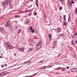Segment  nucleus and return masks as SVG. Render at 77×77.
Listing matches in <instances>:
<instances>
[{"instance_id": "9d476101", "label": "nucleus", "mask_w": 77, "mask_h": 77, "mask_svg": "<svg viewBox=\"0 0 77 77\" xmlns=\"http://www.w3.org/2000/svg\"><path fill=\"white\" fill-rule=\"evenodd\" d=\"M33 48H29V49L28 50V51H32V50H33Z\"/></svg>"}, {"instance_id": "393cba45", "label": "nucleus", "mask_w": 77, "mask_h": 77, "mask_svg": "<svg viewBox=\"0 0 77 77\" xmlns=\"http://www.w3.org/2000/svg\"><path fill=\"white\" fill-rule=\"evenodd\" d=\"M75 72L76 71L74 68L72 69V72Z\"/></svg>"}, {"instance_id": "c756f323", "label": "nucleus", "mask_w": 77, "mask_h": 77, "mask_svg": "<svg viewBox=\"0 0 77 77\" xmlns=\"http://www.w3.org/2000/svg\"><path fill=\"white\" fill-rule=\"evenodd\" d=\"M20 33V29H19L18 30V34H19V33Z\"/></svg>"}, {"instance_id": "bf43d9fd", "label": "nucleus", "mask_w": 77, "mask_h": 77, "mask_svg": "<svg viewBox=\"0 0 77 77\" xmlns=\"http://www.w3.org/2000/svg\"><path fill=\"white\" fill-rule=\"evenodd\" d=\"M26 63H28V61L26 62Z\"/></svg>"}, {"instance_id": "dca6fc26", "label": "nucleus", "mask_w": 77, "mask_h": 77, "mask_svg": "<svg viewBox=\"0 0 77 77\" xmlns=\"http://www.w3.org/2000/svg\"><path fill=\"white\" fill-rule=\"evenodd\" d=\"M2 5L3 7L5 6V4L4 2L2 3Z\"/></svg>"}, {"instance_id": "6ab92c4d", "label": "nucleus", "mask_w": 77, "mask_h": 77, "mask_svg": "<svg viewBox=\"0 0 77 77\" xmlns=\"http://www.w3.org/2000/svg\"><path fill=\"white\" fill-rule=\"evenodd\" d=\"M4 30V29L3 28H0V31H3Z\"/></svg>"}, {"instance_id": "a878e982", "label": "nucleus", "mask_w": 77, "mask_h": 77, "mask_svg": "<svg viewBox=\"0 0 77 77\" xmlns=\"http://www.w3.org/2000/svg\"><path fill=\"white\" fill-rule=\"evenodd\" d=\"M46 67H47V66H44L43 67V68H42V69H45V68H46Z\"/></svg>"}, {"instance_id": "ea45409f", "label": "nucleus", "mask_w": 77, "mask_h": 77, "mask_svg": "<svg viewBox=\"0 0 77 77\" xmlns=\"http://www.w3.org/2000/svg\"><path fill=\"white\" fill-rule=\"evenodd\" d=\"M74 69L75 70V71H77V68H75Z\"/></svg>"}, {"instance_id": "e2e57ef3", "label": "nucleus", "mask_w": 77, "mask_h": 77, "mask_svg": "<svg viewBox=\"0 0 77 77\" xmlns=\"http://www.w3.org/2000/svg\"><path fill=\"white\" fill-rule=\"evenodd\" d=\"M43 69L42 68H41L40 69Z\"/></svg>"}, {"instance_id": "6e6d98bb", "label": "nucleus", "mask_w": 77, "mask_h": 77, "mask_svg": "<svg viewBox=\"0 0 77 77\" xmlns=\"http://www.w3.org/2000/svg\"><path fill=\"white\" fill-rule=\"evenodd\" d=\"M30 0H31L32 2H33V0H28L29 1H30Z\"/></svg>"}, {"instance_id": "603ef678", "label": "nucleus", "mask_w": 77, "mask_h": 77, "mask_svg": "<svg viewBox=\"0 0 77 77\" xmlns=\"http://www.w3.org/2000/svg\"><path fill=\"white\" fill-rule=\"evenodd\" d=\"M3 57L2 56H0V58H2Z\"/></svg>"}, {"instance_id": "f704fd0d", "label": "nucleus", "mask_w": 77, "mask_h": 77, "mask_svg": "<svg viewBox=\"0 0 77 77\" xmlns=\"http://www.w3.org/2000/svg\"><path fill=\"white\" fill-rule=\"evenodd\" d=\"M37 73H36L34 75H33V76H35V75H36V74H37Z\"/></svg>"}, {"instance_id": "49530a36", "label": "nucleus", "mask_w": 77, "mask_h": 77, "mask_svg": "<svg viewBox=\"0 0 77 77\" xmlns=\"http://www.w3.org/2000/svg\"><path fill=\"white\" fill-rule=\"evenodd\" d=\"M74 35L75 36H76V35H77V33H75Z\"/></svg>"}, {"instance_id": "5701e85b", "label": "nucleus", "mask_w": 77, "mask_h": 77, "mask_svg": "<svg viewBox=\"0 0 77 77\" xmlns=\"http://www.w3.org/2000/svg\"><path fill=\"white\" fill-rule=\"evenodd\" d=\"M24 11H19V13H20V14H21V13H23Z\"/></svg>"}, {"instance_id": "1a4fd4ad", "label": "nucleus", "mask_w": 77, "mask_h": 77, "mask_svg": "<svg viewBox=\"0 0 77 77\" xmlns=\"http://www.w3.org/2000/svg\"><path fill=\"white\" fill-rule=\"evenodd\" d=\"M4 2L6 6H7V5H8V0H6L5 2Z\"/></svg>"}, {"instance_id": "a18cd8bd", "label": "nucleus", "mask_w": 77, "mask_h": 77, "mask_svg": "<svg viewBox=\"0 0 77 77\" xmlns=\"http://www.w3.org/2000/svg\"><path fill=\"white\" fill-rule=\"evenodd\" d=\"M2 68H3V67H4V65H2Z\"/></svg>"}, {"instance_id": "412c9836", "label": "nucleus", "mask_w": 77, "mask_h": 77, "mask_svg": "<svg viewBox=\"0 0 77 77\" xmlns=\"http://www.w3.org/2000/svg\"><path fill=\"white\" fill-rule=\"evenodd\" d=\"M66 16L64 15L63 17V18L64 20H66Z\"/></svg>"}, {"instance_id": "c9c22d12", "label": "nucleus", "mask_w": 77, "mask_h": 77, "mask_svg": "<svg viewBox=\"0 0 77 77\" xmlns=\"http://www.w3.org/2000/svg\"><path fill=\"white\" fill-rule=\"evenodd\" d=\"M59 1L62 2H64L63 0H59Z\"/></svg>"}, {"instance_id": "de8ad7c7", "label": "nucleus", "mask_w": 77, "mask_h": 77, "mask_svg": "<svg viewBox=\"0 0 77 77\" xmlns=\"http://www.w3.org/2000/svg\"><path fill=\"white\" fill-rule=\"evenodd\" d=\"M68 18L70 19V15H69Z\"/></svg>"}, {"instance_id": "a211bd4d", "label": "nucleus", "mask_w": 77, "mask_h": 77, "mask_svg": "<svg viewBox=\"0 0 77 77\" xmlns=\"http://www.w3.org/2000/svg\"><path fill=\"white\" fill-rule=\"evenodd\" d=\"M19 50L20 51H23L24 50V48H19Z\"/></svg>"}, {"instance_id": "4468645a", "label": "nucleus", "mask_w": 77, "mask_h": 77, "mask_svg": "<svg viewBox=\"0 0 77 77\" xmlns=\"http://www.w3.org/2000/svg\"><path fill=\"white\" fill-rule=\"evenodd\" d=\"M8 2V3L9 4V5H11V3H12V2H11V0H7Z\"/></svg>"}, {"instance_id": "0eeeda50", "label": "nucleus", "mask_w": 77, "mask_h": 77, "mask_svg": "<svg viewBox=\"0 0 77 77\" xmlns=\"http://www.w3.org/2000/svg\"><path fill=\"white\" fill-rule=\"evenodd\" d=\"M56 42H57V41L55 40L54 42V43L53 44V45L54 47L56 46Z\"/></svg>"}, {"instance_id": "58836bf2", "label": "nucleus", "mask_w": 77, "mask_h": 77, "mask_svg": "<svg viewBox=\"0 0 77 77\" xmlns=\"http://www.w3.org/2000/svg\"><path fill=\"white\" fill-rule=\"evenodd\" d=\"M28 63H29L31 62V60H29L28 61Z\"/></svg>"}, {"instance_id": "79ce46f5", "label": "nucleus", "mask_w": 77, "mask_h": 77, "mask_svg": "<svg viewBox=\"0 0 77 77\" xmlns=\"http://www.w3.org/2000/svg\"><path fill=\"white\" fill-rule=\"evenodd\" d=\"M37 1V0H36V2H35L36 4H35V5H36V4H38Z\"/></svg>"}, {"instance_id": "5fc2aeb1", "label": "nucleus", "mask_w": 77, "mask_h": 77, "mask_svg": "<svg viewBox=\"0 0 77 77\" xmlns=\"http://www.w3.org/2000/svg\"><path fill=\"white\" fill-rule=\"evenodd\" d=\"M34 39H37V38L36 37H35L34 38Z\"/></svg>"}, {"instance_id": "39448f33", "label": "nucleus", "mask_w": 77, "mask_h": 77, "mask_svg": "<svg viewBox=\"0 0 77 77\" xmlns=\"http://www.w3.org/2000/svg\"><path fill=\"white\" fill-rule=\"evenodd\" d=\"M54 29L57 33H60V32H62V30H61V29H60V28L58 27L56 29Z\"/></svg>"}, {"instance_id": "bb28decb", "label": "nucleus", "mask_w": 77, "mask_h": 77, "mask_svg": "<svg viewBox=\"0 0 77 77\" xmlns=\"http://www.w3.org/2000/svg\"><path fill=\"white\" fill-rule=\"evenodd\" d=\"M60 73L59 72H57L56 73V74H57V75H59Z\"/></svg>"}, {"instance_id": "aec40b11", "label": "nucleus", "mask_w": 77, "mask_h": 77, "mask_svg": "<svg viewBox=\"0 0 77 77\" xmlns=\"http://www.w3.org/2000/svg\"><path fill=\"white\" fill-rule=\"evenodd\" d=\"M69 50L70 51H72V47L70 48H69Z\"/></svg>"}, {"instance_id": "c03bdc74", "label": "nucleus", "mask_w": 77, "mask_h": 77, "mask_svg": "<svg viewBox=\"0 0 77 77\" xmlns=\"http://www.w3.org/2000/svg\"><path fill=\"white\" fill-rule=\"evenodd\" d=\"M42 62H43V61H40L39 62V63H42Z\"/></svg>"}, {"instance_id": "20e7f679", "label": "nucleus", "mask_w": 77, "mask_h": 77, "mask_svg": "<svg viewBox=\"0 0 77 77\" xmlns=\"http://www.w3.org/2000/svg\"><path fill=\"white\" fill-rule=\"evenodd\" d=\"M67 6L69 9H70V8H71V7L72 6L71 2L69 1L67 3Z\"/></svg>"}, {"instance_id": "6e6552de", "label": "nucleus", "mask_w": 77, "mask_h": 77, "mask_svg": "<svg viewBox=\"0 0 77 77\" xmlns=\"http://www.w3.org/2000/svg\"><path fill=\"white\" fill-rule=\"evenodd\" d=\"M30 23V21L29 20H27L25 23H24V24H28V23Z\"/></svg>"}, {"instance_id": "338daca9", "label": "nucleus", "mask_w": 77, "mask_h": 77, "mask_svg": "<svg viewBox=\"0 0 77 77\" xmlns=\"http://www.w3.org/2000/svg\"><path fill=\"white\" fill-rule=\"evenodd\" d=\"M72 37H73L74 36V35L72 36Z\"/></svg>"}, {"instance_id": "4d7b16f0", "label": "nucleus", "mask_w": 77, "mask_h": 77, "mask_svg": "<svg viewBox=\"0 0 77 77\" xmlns=\"http://www.w3.org/2000/svg\"><path fill=\"white\" fill-rule=\"evenodd\" d=\"M1 56H3V54L1 53Z\"/></svg>"}, {"instance_id": "423d86ee", "label": "nucleus", "mask_w": 77, "mask_h": 77, "mask_svg": "<svg viewBox=\"0 0 77 77\" xmlns=\"http://www.w3.org/2000/svg\"><path fill=\"white\" fill-rule=\"evenodd\" d=\"M6 24V27H9L11 25V22L7 20Z\"/></svg>"}, {"instance_id": "09e8293b", "label": "nucleus", "mask_w": 77, "mask_h": 77, "mask_svg": "<svg viewBox=\"0 0 77 77\" xmlns=\"http://www.w3.org/2000/svg\"><path fill=\"white\" fill-rule=\"evenodd\" d=\"M66 69H69V67L68 66L66 67Z\"/></svg>"}, {"instance_id": "72a5a7b5", "label": "nucleus", "mask_w": 77, "mask_h": 77, "mask_svg": "<svg viewBox=\"0 0 77 77\" xmlns=\"http://www.w3.org/2000/svg\"><path fill=\"white\" fill-rule=\"evenodd\" d=\"M59 10H60H60H62V7H59Z\"/></svg>"}, {"instance_id": "0e129e2a", "label": "nucleus", "mask_w": 77, "mask_h": 77, "mask_svg": "<svg viewBox=\"0 0 77 77\" xmlns=\"http://www.w3.org/2000/svg\"><path fill=\"white\" fill-rule=\"evenodd\" d=\"M37 7L38 8H39V6H38H38H37Z\"/></svg>"}, {"instance_id": "3c124183", "label": "nucleus", "mask_w": 77, "mask_h": 77, "mask_svg": "<svg viewBox=\"0 0 77 77\" xmlns=\"http://www.w3.org/2000/svg\"><path fill=\"white\" fill-rule=\"evenodd\" d=\"M7 64H5V66H7Z\"/></svg>"}, {"instance_id": "774afa93", "label": "nucleus", "mask_w": 77, "mask_h": 77, "mask_svg": "<svg viewBox=\"0 0 77 77\" xmlns=\"http://www.w3.org/2000/svg\"><path fill=\"white\" fill-rule=\"evenodd\" d=\"M72 44H73V42H72Z\"/></svg>"}, {"instance_id": "f257e3e1", "label": "nucleus", "mask_w": 77, "mask_h": 77, "mask_svg": "<svg viewBox=\"0 0 77 77\" xmlns=\"http://www.w3.org/2000/svg\"><path fill=\"white\" fill-rule=\"evenodd\" d=\"M6 48L7 50H12L13 48V47L9 43L7 42L6 45Z\"/></svg>"}, {"instance_id": "cd10ccee", "label": "nucleus", "mask_w": 77, "mask_h": 77, "mask_svg": "<svg viewBox=\"0 0 77 77\" xmlns=\"http://www.w3.org/2000/svg\"><path fill=\"white\" fill-rule=\"evenodd\" d=\"M60 55H61V54H58V55L57 56V57H60Z\"/></svg>"}, {"instance_id": "f8f14e48", "label": "nucleus", "mask_w": 77, "mask_h": 77, "mask_svg": "<svg viewBox=\"0 0 77 77\" xmlns=\"http://www.w3.org/2000/svg\"><path fill=\"white\" fill-rule=\"evenodd\" d=\"M60 69H61V67H58L56 69H57L58 70L60 71Z\"/></svg>"}, {"instance_id": "2f4dec72", "label": "nucleus", "mask_w": 77, "mask_h": 77, "mask_svg": "<svg viewBox=\"0 0 77 77\" xmlns=\"http://www.w3.org/2000/svg\"><path fill=\"white\" fill-rule=\"evenodd\" d=\"M34 15H37V13H36V12L34 13Z\"/></svg>"}, {"instance_id": "7ed1b4c3", "label": "nucleus", "mask_w": 77, "mask_h": 77, "mask_svg": "<svg viewBox=\"0 0 77 77\" xmlns=\"http://www.w3.org/2000/svg\"><path fill=\"white\" fill-rule=\"evenodd\" d=\"M8 74V73L6 72L5 71L3 72L0 73V77L2 76H5V75H7Z\"/></svg>"}, {"instance_id": "4c0bfd02", "label": "nucleus", "mask_w": 77, "mask_h": 77, "mask_svg": "<svg viewBox=\"0 0 77 77\" xmlns=\"http://www.w3.org/2000/svg\"><path fill=\"white\" fill-rule=\"evenodd\" d=\"M70 20V19L68 18V23H69V22Z\"/></svg>"}, {"instance_id": "13d9d810", "label": "nucleus", "mask_w": 77, "mask_h": 77, "mask_svg": "<svg viewBox=\"0 0 77 77\" xmlns=\"http://www.w3.org/2000/svg\"><path fill=\"white\" fill-rule=\"evenodd\" d=\"M23 63L24 64H25L26 63V62H24Z\"/></svg>"}, {"instance_id": "680f3d73", "label": "nucleus", "mask_w": 77, "mask_h": 77, "mask_svg": "<svg viewBox=\"0 0 77 77\" xmlns=\"http://www.w3.org/2000/svg\"><path fill=\"white\" fill-rule=\"evenodd\" d=\"M14 56H16V54H14Z\"/></svg>"}, {"instance_id": "7c9ffc66", "label": "nucleus", "mask_w": 77, "mask_h": 77, "mask_svg": "<svg viewBox=\"0 0 77 77\" xmlns=\"http://www.w3.org/2000/svg\"><path fill=\"white\" fill-rule=\"evenodd\" d=\"M31 15H32V13H29L28 14V16H31Z\"/></svg>"}, {"instance_id": "ddd939ff", "label": "nucleus", "mask_w": 77, "mask_h": 77, "mask_svg": "<svg viewBox=\"0 0 77 77\" xmlns=\"http://www.w3.org/2000/svg\"><path fill=\"white\" fill-rule=\"evenodd\" d=\"M48 37L50 39H51V34L48 35Z\"/></svg>"}, {"instance_id": "2eb2a0df", "label": "nucleus", "mask_w": 77, "mask_h": 77, "mask_svg": "<svg viewBox=\"0 0 77 77\" xmlns=\"http://www.w3.org/2000/svg\"><path fill=\"white\" fill-rule=\"evenodd\" d=\"M63 23H64V24L65 26H66V20H63Z\"/></svg>"}, {"instance_id": "4be33fe9", "label": "nucleus", "mask_w": 77, "mask_h": 77, "mask_svg": "<svg viewBox=\"0 0 77 77\" xmlns=\"http://www.w3.org/2000/svg\"><path fill=\"white\" fill-rule=\"evenodd\" d=\"M31 32L32 33H33V32H35V31H34V29H31Z\"/></svg>"}, {"instance_id": "e433bc0d", "label": "nucleus", "mask_w": 77, "mask_h": 77, "mask_svg": "<svg viewBox=\"0 0 77 77\" xmlns=\"http://www.w3.org/2000/svg\"><path fill=\"white\" fill-rule=\"evenodd\" d=\"M75 44H77V40H76L75 41Z\"/></svg>"}, {"instance_id": "37998d69", "label": "nucleus", "mask_w": 77, "mask_h": 77, "mask_svg": "<svg viewBox=\"0 0 77 77\" xmlns=\"http://www.w3.org/2000/svg\"><path fill=\"white\" fill-rule=\"evenodd\" d=\"M30 29L31 30H32V26H30Z\"/></svg>"}, {"instance_id": "f03ea898", "label": "nucleus", "mask_w": 77, "mask_h": 77, "mask_svg": "<svg viewBox=\"0 0 77 77\" xmlns=\"http://www.w3.org/2000/svg\"><path fill=\"white\" fill-rule=\"evenodd\" d=\"M41 42H40L37 43L35 47L36 50H39L40 48H41Z\"/></svg>"}, {"instance_id": "b1692460", "label": "nucleus", "mask_w": 77, "mask_h": 77, "mask_svg": "<svg viewBox=\"0 0 77 77\" xmlns=\"http://www.w3.org/2000/svg\"><path fill=\"white\" fill-rule=\"evenodd\" d=\"M29 11H30V10H26L25 11V13H27V12H28Z\"/></svg>"}, {"instance_id": "c85d7f7f", "label": "nucleus", "mask_w": 77, "mask_h": 77, "mask_svg": "<svg viewBox=\"0 0 77 77\" xmlns=\"http://www.w3.org/2000/svg\"><path fill=\"white\" fill-rule=\"evenodd\" d=\"M45 18H46V16H45L43 17V20H45Z\"/></svg>"}, {"instance_id": "a19ab883", "label": "nucleus", "mask_w": 77, "mask_h": 77, "mask_svg": "<svg viewBox=\"0 0 77 77\" xmlns=\"http://www.w3.org/2000/svg\"><path fill=\"white\" fill-rule=\"evenodd\" d=\"M15 18H19V16H15Z\"/></svg>"}, {"instance_id": "8fccbe9b", "label": "nucleus", "mask_w": 77, "mask_h": 77, "mask_svg": "<svg viewBox=\"0 0 77 77\" xmlns=\"http://www.w3.org/2000/svg\"><path fill=\"white\" fill-rule=\"evenodd\" d=\"M16 29H18V26H16Z\"/></svg>"}, {"instance_id": "9b49d317", "label": "nucleus", "mask_w": 77, "mask_h": 77, "mask_svg": "<svg viewBox=\"0 0 77 77\" xmlns=\"http://www.w3.org/2000/svg\"><path fill=\"white\" fill-rule=\"evenodd\" d=\"M61 69L63 71H65V68L64 67L61 68Z\"/></svg>"}, {"instance_id": "f3484780", "label": "nucleus", "mask_w": 77, "mask_h": 77, "mask_svg": "<svg viewBox=\"0 0 77 77\" xmlns=\"http://www.w3.org/2000/svg\"><path fill=\"white\" fill-rule=\"evenodd\" d=\"M52 65H49L47 66V68H51V67H52Z\"/></svg>"}, {"instance_id": "69168bd1", "label": "nucleus", "mask_w": 77, "mask_h": 77, "mask_svg": "<svg viewBox=\"0 0 77 77\" xmlns=\"http://www.w3.org/2000/svg\"><path fill=\"white\" fill-rule=\"evenodd\" d=\"M32 5H31V6H30L31 8V7H32Z\"/></svg>"}, {"instance_id": "052dcab7", "label": "nucleus", "mask_w": 77, "mask_h": 77, "mask_svg": "<svg viewBox=\"0 0 77 77\" xmlns=\"http://www.w3.org/2000/svg\"><path fill=\"white\" fill-rule=\"evenodd\" d=\"M51 38H50V39H49V40H50V41H51Z\"/></svg>"}, {"instance_id": "864d4df0", "label": "nucleus", "mask_w": 77, "mask_h": 77, "mask_svg": "<svg viewBox=\"0 0 77 77\" xmlns=\"http://www.w3.org/2000/svg\"><path fill=\"white\" fill-rule=\"evenodd\" d=\"M35 5H36L37 6H38V4H35Z\"/></svg>"}, {"instance_id": "473e14b6", "label": "nucleus", "mask_w": 77, "mask_h": 77, "mask_svg": "<svg viewBox=\"0 0 77 77\" xmlns=\"http://www.w3.org/2000/svg\"><path fill=\"white\" fill-rule=\"evenodd\" d=\"M71 3H72V4H74V2L73 1V0H72L71 1Z\"/></svg>"}]
</instances>
